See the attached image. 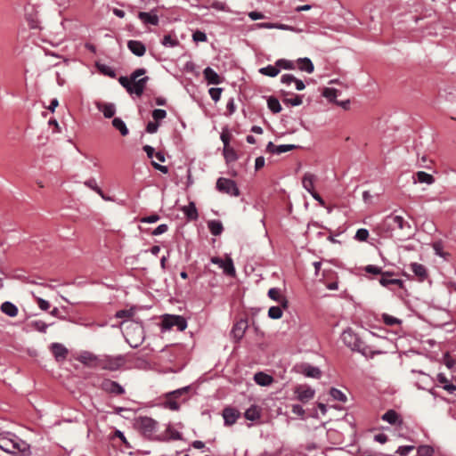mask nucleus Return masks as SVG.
<instances>
[{
	"label": "nucleus",
	"mask_w": 456,
	"mask_h": 456,
	"mask_svg": "<svg viewBox=\"0 0 456 456\" xmlns=\"http://www.w3.org/2000/svg\"><path fill=\"white\" fill-rule=\"evenodd\" d=\"M0 449L12 454L18 452L22 454L29 453V445L10 432L0 433Z\"/></svg>",
	"instance_id": "1"
},
{
	"label": "nucleus",
	"mask_w": 456,
	"mask_h": 456,
	"mask_svg": "<svg viewBox=\"0 0 456 456\" xmlns=\"http://www.w3.org/2000/svg\"><path fill=\"white\" fill-rule=\"evenodd\" d=\"M341 338L345 345H346L352 350L361 352L365 356L372 357L375 354L365 346V344L351 329L344 330L341 335Z\"/></svg>",
	"instance_id": "2"
},
{
	"label": "nucleus",
	"mask_w": 456,
	"mask_h": 456,
	"mask_svg": "<svg viewBox=\"0 0 456 456\" xmlns=\"http://www.w3.org/2000/svg\"><path fill=\"white\" fill-rule=\"evenodd\" d=\"M126 340L130 346L136 348L144 340V330L140 323H130L126 327Z\"/></svg>",
	"instance_id": "3"
},
{
	"label": "nucleus",
	"mask_w": 456,
	"mask_h": 456,
	"mask_svg": "<svg viewBox=\"0 0 456 456\" xmlns=\"http://www.w3.org/2000/svg\"><path fill=\"white\" fill-rule=\"evenodd\" d=\"M126 355H103L98 361L99 368L110 371L118 370L126 363Z\"/></svg>",
	"instance_id": "4"
},
{
	"label": "nucleus",
	"mask_w": 456,
	"mask_h": 456,
	"mask_svg": "<svg viewBox=\"0 0 456 456\" xmlns=\"http://www.w3.org/2000/svg\"><path fill=\"white\" fill-rule=\"evenodd\" d=\"M146 70L144 69H138L131 74V81L133 86V93L138 96H141L145 88L146 83L149 79L148 77L139 78V77L144 75Z\"/></svg>",
	"instance_id": "5"
},
{
	"label": "nucleus",
	"mask_w": 456,
	"mask_h": 456,
	"mask_svg": "<svg viewBox=\"0 0 456 456\" xmlns=\"http://www.w3.org/2000/svg\"><path fill=\"white\" fill-rule=\"evenodd\" d=\"M177 327L178 330H184L187 327L185 319L180 315L166 314L163 316L162 328L164 330H170L173 327Z\"/></svg>",
	"instance_id": "6"
},
{
	"label": "nucleus",
	"mask_w": 456,
	"mask_h": 456,
	"mask_svg": "<svg viewBox=\"0 0 456 456\" xmlns=\"http://www.w3.org/2000/svg\"><path fill=\"white\" fill-rule=\"evenodd\" d=\"M216 189L223 193L232 196H239L240 191L234 181L224 177H220L216 182Z\"/></svg>",
	"instance_id": "7"
},
{
	"label": "nucleus",
	"mask_w": 456,
	"mask_h": 456,
	"mask_svg": "<svg viewBox=\"0 0 456 456\" xmlns=\"http://www.w3.org/2000/svg\"><path fill=\"white\" fill-rule=\"evenodd\" d=\"M136 425L145 436H151L155 432L158 423L150 417H141L137 419Z\"/></svg>",
	"instance_id": "8"
},
{
	"label": "nucleus",
	"mask_w": 456,
	"mask_h": 456,
	"mask_svg": "<svg viewBox=\"0 0 456 456\" xmlns=\"http://www.w3.org/2000/svg\"><path fill=\"white\" fill-rule=\"evenodd\" d=\"M295 394L299 401L305 403L314 395V391L307 386H298L295 388Z\"/></svg>",
	"instance_id": "9"
},
{
	"label": "nucleus",
	"mask_w": 456,
	"mask_h": 456,
	"mask_svg": "<svg viewBox=\"0 0 456 456\" xmlns=\"http://www.w3.org/2000/svg\"><path fill=\"white\" fill-rule=\"evenodd\" d=\"M386 223L387 225L393 229L395 227L403 230L406 226L410 228V224L400 216H389L386 218Z\"/></svg>",
	"instance_id": "10"
},
{
	"label": "nucleus",
	"mask_w": 456,
	"mask_h": 456,
	"mask_svg": "<svg viewBox=\"0 0 456 456\" xmlns=\"http://www.w3.org/2000/svg\"><path fill=\"white\" fill-rule=\"evenodd\" d=\"M268 297L274 300V301H277L278 303L281 304V307L283 309H287L288 306H289V301L288 299L286 298V297H284L283 295H281V289H277V288H272L268 290Z\"/></svg>",
	"instance_id": "11"
},
{
	"label": "nucleus",
	"mask_w": 456,
	"mask_h": 456,
	"mask_svg": "<svg viewBox=\"0 0 456 456\" xmlns=\"http://www.w3.org/2000/svg\"><path fill=\"white\" fill-rule=\"evenodd\" d=\"M248 329V322L244 319L238 321L232 327V334L236 340H240L244 336L246 330Z\"/></svg>",
	"instance_id": "12"
},
{
	"label": "nucleus",
	"mask_w": 456,
	"mask_h": 456,
	"mask_svg": "<svg viewBox=\"0 0 456 456\" xmlns=\"http://www.w3.org/2000/svg\"><path fill=\"white\" fill-rule=\"evenodd\" d=\"M223 417L224 419V424L226 426L233 425L237 419L240 417V411L236 409L227 407L223 411Z\"/></svg>",
	"instance_id": "13"
},
{
	"label": "nucleus",
	"mask_w": 456,
	"mask_h": 456,
	"mask_svg": "<svg viewBox=\"0 0 456 456\" xmlns=\"http://www.w3.org/2000/svg\"><path fill=\"white\" fill-rule=\"evenodd\" d=\"M138 18L145 25L150 24V25L157 26L159 24V16L153 12H140L138 13Z\"/></svg>",
	"instance_id": "14"
},
{
	"label": "nucleus",
	"mask_w": 456,
	"mask_h": 456,
	"mask_svg": "<svg viewBox=\"0 0 456 456\" xmlns=\"http://www.w3.org/2000/svg\"><path fill=\"white\" fill-rule=\"evenodd\" d=\"M127 47L134 55L139 57L144 55L146 52L145 45L141 41L137 40H129L127 42Z\"/></svg>",
	"instance_id": "15"
},
{
	"label": "nucleus",
	"mask_w": 456,
	"mask_h": 456,
	"mask_svg": "<svg viewBox=\"0 0 456 456\" xmlns=\"http://www.w3.org/2000/svg\"><path fill=\"white\" fill-rule=\"evenodd\" d=\"M100 357L101 356H96L92 353L85 352L80 355L79 361L85 365L96 368L99 367L98 361Z\"/></svg>",
	"instance_id": "16"
},
{
	"label": "nucleus",
	"mask_w": 456,
	"mask_h": 456,
	"mask_svg": "<svg viewBox=\"0 0 456 456\" xmlns=\"http://www.w3.org/2000/svg\"><path fill=\"white\" fill-rule=\"evenodd\" d=\"M51 351L57 361H62L68 355V349L59 343H53L51 346Z\"/></svg>",
	"instance_id": "17"
},
{
	"label": "nucleus",
	"mask_w": 456,
	"mask_h": 456,
	"mask_svg": "<svg viewBox=\"0 0 456 456\" xmlns=\"http://www.w3.org/2000/svg\"><path fill=\"white\" fill-rule=\"evenodd\" d=\"M203 75L208 84L219 85L222 83V77L210 67L203 70Z\"/></svg>",
	"instance_id": "18"
},
{
	"label": "nucleus",
	"mask_w": 456,
	"mask_h": 456,
	"mask_svg": "<svg viewBox=\"0 0 456 456\" xmlns=\"http://www.w3.org/2000/svg\"><path fill=\"white\" fill-rule=\"evenodd\" d=\"M392 273L385 272L382 273L381 278L379 279V283L384 287H389L391 285H397L399 287H403V281L399 279H391Z\"/></svg>",
	"instance_id": "19"
},
{
	"label": "nucleus",
	"mask_w": 456,
	"mask_h": 456,
	"mask_svg": "<svg viewBox=\"0 0 456 456\" xmlns=\"http://www.w3.org/2000/svg\"><path fill=\"white\" fill-rule=\"evenodd\" d=\"M103 389L116 395H122L125 393L124 388L117 382L107 380L102 384Z\"/></svg>",
	"instance_id": "20"
},
{
	"label": "nucleus",
	"mask_w": 456,
	"mask_h": 456,
	"mask_svg": "<svg viewBox=\"0 0 456 456\" xmlns=\"http://www.w3.org/2000/svg\"><path fill=\"white\" fill-rule=\"evenodd\" d=\"M381 419L384 421H387L391 425H397V424L401 425L402 424V419H401L399 414L394 410H388L385 414H383Z\"/></svg>",
	"instance_id": "21"
},
{
	"label": "nucleus",
	"mask_w": 456,
	"mask_h": 456,
	"mask_svg": "<svg viewBox=\"0 0 456 456\" xmlns=\"http://www.w3.org/2000/svg\"><path fill=\"white\" fill-rule=\"evenodd\" d=\"M315 180L316 176L311 173H305L303 176L302 185L309 193L314 191Z\"/></svg>",
	"instance_id": "22"
},
{
	"label": "nucleus",
	"mask_w": 456,
	"mask_h": 456,
	"mask_svg": "<svg viewBox=\"0 0 456 456\" xmlns=\"http://www.w3.org/2000/svg\"><path fill=\"white\" fill-rule=\"evenodd\" d=\"M411 270L414 273V274L419 278L420 281H423L428 277L427 269L421 264L412 263L411 265Z\"/></svg>",
	"instance_id": "23"
},
{
	"label": "nucleus",
	"mask_w": 456,
	"mask_h": 456,
	"mask_svg": "<svg viewBox=\"0 0 456 456\" xmlns=\"http://www.w3.org/2000/svg\"><path fill=\"white\" fill-rule=\"evenodd\" d=\"M97 108L107 118H110L115 115V106L112 103H98Z\"/></svg>",
	"instance_id": "24"
},
{
	"label": "nucleus",
	"mask_w": 456,
	"mask_h": 456,
	"mask_svg": "<svg viewBox=\"0 0 456 456\" xmlns=\"http://www.w3.org/2000/svg\"><path fill=\"white\" fill-rule=\"evenodd\" d=\"M297 67L300 70L307 73H313L314 67L312 61L308 58H300L297 60Z\"/></svg>",
	"instance_id": "25"
},
{
	"label": "nucleus",
	"mask_w": 456,
	"mask_h": 456,
	"mask_svg": "<svg viewBox=\"0 0 456 456\" xmlns=\"http://www.w3.org/2000/svg\"><path fill=\"white\" fill-rule=\"evenodd\" d=\"M254 380L260 386H268L273 381V379L264 372H257L254 376Z\"/></svg>",
	"instance_id": "26"
},
{
	"label": "nucleus",
	"mask_w": 456,
	"mask_h": 456,
	"mask_svg": "<svg viewBox=\"0 0 456 456\" xmlns=\"http://www.w3.org/2000/svg\"><path fill=\"white\" fill-rule=\"evenodd\" d=\"M1 311L11 317H15L18 314V308L16 305L8 301L2 304Z\"/></svg>",
	"instance_id": "27"
},
{
	"label": "nucleus",
	"mask_w": 456,
	"mask_h": 456,
	"mask_svg": "<svg viewBox=\"0 0 456 456\" xmlns=\"http://www.w3.org/2000/svg\"><path fill=\"white\" fill-rule=\"evenodd\" d=\"M183 212L189 220H197L198 211L193 202H190L188 206L183 208Z\"/></svg>",
	"instance_id": "28"
},
{
	"label": "nucleus",
	"mask_w": 456,
	"mask_h": 456,
	"mask_svg": "<svg viewBox=\"0 0 456 456\" xmlns=\"http://www.w3.org/2000/svg\"><path fill=\"white\" fill-rule=\"evenodd\" d=\"M437 379L440 384L443 385V387L447 392L452 394L456 390V386L452 383L444 374H439Z\"/></svg>",
	"instance_id": "29"
},
{
	"label": "nucleus",
	"mask_w": 456,
	"mask_h": 456,
	"mask_svg": "<svg viewBox=\"0 0 456 456\" xmlns=\"http://www.w3.org/2000/svg\"><path fill=\"white\" fill-rule=\"evenodd\" d=\"M84 184L97 192L103 200H110L109 197H106L102 190L97 185L95 179L91 178L84 183Z\"/></svg>",
	"instance_id": "30"
},
{
	"label": "nucleus",
	"mask_w": 456,
	"mask_h": 456,
	"mask_svg": "<svg viewBox=\"0 0 456 456\" xmlns=\"http://www.w3.org/2000/svg\"><path fill=\"white\" fill-rule=\"evenodd\" d=\"M244 415L248 420H256L260 418V409L256 405H252L245 411Z\"/></svg>",
	"instance_id": "31"
},
{
	"label": "nucleus",
	"mask_w": 456,
	"mask_h": 456,
	"mask_svg": "<svg viewBox=\"0 0 456 456\" xmlns=\"http://www.w3.org/2000/svg\"><path fill=\"white\" fill-rule=\"evenodd\" d=\"M415 175H416L419 183H427V184H432L435 183L434 176L430 174L424 172V171H418Z\"/></svg>",
	"instance_id": "32"
},
{
	"label": "nucleus",
	"mask_w": 456,
	"mask_h": 456,
	"mask_svg": "<svg viewBox=\"0 0 456 456\" xmlns=\"http://www.w3.org/2000/svg\"><path fill=\"white\" fill-rule=\"evenodd\" d=\"M210 232L215 235H220L224 230L223 224L220 221L212 220L208 223Z\"/></svg>",
	"instance_id": "33"
},
{
	"label": "nucleus",
	"mask_w": 456,
	"mask_h": 456,
	"mask_svg": "<svg viewBox=\"0 0 456 456\" xmlns=\"http://www.w3.org/2000/svg\"><path fill=\"white\" fill-rule=\"evenodd\" d=\"M221 268L224 270L225 274L232 277L235 276L236 271L232 258L227 257L222 265Z\"/></svg>",
	"instance_id": "34"
},
{
	"label": "nucleus",
	"mask_w": 456,
	"mask_h": 456,
	"mask_svg": "<svg viewBox=\"0 0 456 456\" xmlns=\"http://www.w3.org/2000/svg\"><path fill=\"white\" fill-rule=\"evenodd\" d=\"M259 72L265 76L273 77H276L280 73V69L277 67L276 64H275V66L268 65L266 67L261 68L259 69Z\"/></svg>",
	"instance_id": "35"
},
{
	"label": "nucleus",
	"mask_w": 456,
	"mask_h": 456,
	"mask_svg": "<svg viewBox=\"0 0 456 456\" xmlns=\"http://www.w3.org/2000/svg\"><path fill=\"white\" fill-rule=\"evenodd\" d=\"M112 126L119 130L120 134L123 135V136H126L128 134V129L126 126V124L124 123V121L119 118H115L113 120H112Z\"/></svg>",
	"instance_id": "36"
},
{
	"label": "nucleus",
	"mask_w": 456,
	"mask_h": 456,
	"mask_svg": "<svg viewBox=\"0 0 456 456\" xmlns=\"http://www.w3.org/2000/svg\"><path fill=\"white\" fill-rule=\"evenodd\" d=\"M96 67L102 74L112 78L116 77V72L110 66L97 62Z\"/></svg>",
	"instance_id": "37"
},
{
	"label": "nucleus",
	"mask_w": 456,
	"mask_h": 456,
	"mask_svg": "<svg viewBox=\"0 0 456 456\" xmlns=\"http://www.w3.org/2000/svg\"><path fill=\"white\" fill-rule=\"evenodd\" d=\"M267 105L270 110L273 113H279L281 110V103L275 97H269L267 100Z\"/></svg>",
	"instance_id": "38"
},
{
	"label": "nucleus",
	"mask_w": 456,
	"mask_h": 456,
	"mask_svg": "<svg viewBox=\"0 0 456 456\" xmlns=\"http://www.w3.org/2000/svg\"><path fill=\"white\" fill-rule=\"evenodd\" d=\"M304 374L310 378H320L321 370L317 367L307 365L304 368Z\"/></svg>",
	"instance_id": "39"
},
{
	"label": "nucleus",
	"mask_w": 456,
	"mask_h": 456,
	"mask_svg": "<svg viewBox=\"0 0 456 456\" xmlns=\"http://www.w3.org/2000/svg\"><path fill=\"white\" fill-rule=\"evenodd\" d=\"M330 395L334 400H337V401H339L342 403L346 402V399H347L346 395L343 392H341L340 390H338L337 388H331L330 391Z\"/></svg>",
	"instance_id": "40"
},
{
	"label": "nucleus",
	"mask_w": 456,
	"mask_h": 456,
	"mask_svg": "<svg viewBox=\"0 0 456 456\" xmlns=\"http://www.w3.org/2000/svg\"><path fill=\"white\" fill-rule=\"evenodd\" d=\"M338 91L335 88L326 87L323 89L322 95L330 102H336V97L338 96Z\"/></svg>",
	"instance_id": "41"
},
{
	"label": "nucleus",
	"mask_w": 456,
	"mask_h": 456,
	"mask_svg": "<svg viewBox=\"0 0 456 456\" xmlns=\"http://www.w3.org/2000/svg\"><path fill=\"white\" fill-rule=\"evenodd\" d=\"M282 307L281 306H271L268 310V316L271 319H280L282 316Z\"/></svg>",
	"instance_id": "42"
},
{
	"label": "nucleus",
	"mask_w": 456,
	"mask_h": 456,
	"mask_svg": "<svg viewBox=\"0 0 456 456\" xmlns=\"http://www.w3.org/2000/svg\"><path fill=\"white\" fill-rule=\"evenodd\" d=\"M382 320L384 323L387 326L399 325L401 323V320L387 314H382Z\"/></svg>",
	"instance_id": "43"
},
{
	"label": "nucleus",
	"mask_w": 456,
	"mask_h": 456,
	"mask_svg": "<svg viewBox=\"0 0 456 456\" xmlns=\"http://www.w3.org/2000/svg\"><path fill=\"white\" fill-rule=\"evenodd\" d=\"M135 313V310L134 308H130V309H124V310H119L116 313V317L117 318H126V319H130L134 316Z\"/></svg>",
	"instance_id": "44"
},
{
	"label": "nucleus",
	"mask_w": 456,
	"mask_h": 456,
	"mask_svg": "<svg viewBox=\"0 0 456 456\" xmlns=\"http://www.w3.org/2000/svg\"><path fill=\"white\" fill-rule=\"evenodd\" d=\"M283 102L287 105H291V106H299L302 104L303 102V100H302V96L300 95H296L294 96L293 98H284L283 99Z\"/></svg>",
	"instance_id": "45"
},
{
	"label": "nucleus",
	"mask_w": 456,
	"mask_h": 456,
	"mask_svg": "<svg viewBox=\"0 0 456 456\" xmlns=\"http://www.w3.org/2000/svg\"><path fill=\"white\" fill-rule=\"evenodd\" d=\"M120 85L126 89V91L130 94H133V86L131 77L128 78L126 77H120L118 78Z\"/></svg>",
	"instance_id": "46"
},
{
	"label": "nucleus",
	"mask_w": 456,
	"mask_h": 456,
	"mask_svg": "<svg viewBox=\"0 0 456 456\" xmlns=\"http://www.w3.org/2000/svg\"><path fill=\"white\" fill-rule=\"evenodd\" d=\"M179 44L178 40L170 35H166L162 39V45L168 47H175Z\"/></svg>",
	"instance_id": "47"
},
{
	"label": "nucleus",
	"mask_w": 456,
	"mask_h": 456,
	"mask_svg": "<svg viewBox=\"0 0 456 456\" xmlns=\"http://www.w3.org/2000/svg\"><path fill=\"white\" fill-rule=\"evenodd\" d=\"M33 297H34V298H35L38 307L41 310H43V311L49 310L51 305H50V303L48 301H46V300H45V299H43V298H41L39 297H37L34 293H33Z\"/></svg>",
	"instance_id": "48"
},
{
	"label": "nucleus",
	"mask_w": 456,
	"mask_h": 456,
	"mask_svg": "<svg viewBox=\"0 0 456 456\" xmlns=\"http://www.w3.org/2000/svg\"><path fill=\"white\" fill-rule=\"evenodd\" d=\"M276 65L279 69L280 68H282L285 69H295L294 63L292 61H287L284 59L278 60L276 61Z\"/></svg>",
	"instance_id": "49"
},
{
	"label": "nucleus",
	"mask_w": 456,
	"mask_h": 456,
	"mask_svg": "<svg viewBox=\"0 0 456 456\" xmlns=\"http://www.w3.org/2000/svg\"><path fill=\"white\" fill-rule=\"evenodd\" d=\"M166 404L167 405V407L173 411H177L180 407V404L179 403L176 401L175 398H173L172 396H170L169 395H167V401H166Z\"/></svg>",
	"instance_id": "50"
},
{
	"label": "nucleus",
	"mask_w": 456,
	"mask_h": 456,
	"mask_svg": "<svg viewBox=\"0 0 456 456\" xmlns=\"http://www.w3.org/2000/svg\"><path fill=\"white\" fill-rule=\"evenodd\" d=\"M434 450L428 445L419 446L418 449V456H433Z\"/></svg>",
	"instance_id": "51"
},
{
	"label": "nucleus",
	"mask_w": 456,
	"mask_h": 456,
	"mask_svg": "<svg viewBox=\"0 0 456 456\" xmlns=\"http://www.w3.org/2000/svg\"><path fill=\"white\" fill-rule=\"evenodd\" d=\"M222 91V88L212 87L209 89L208 93L213 101L218 102L220 100Z\"/></svg>",
	"instance_id": "52"
},
{
	"label": "nucleus",
	"mask_w": 456,
	"mask_h": 456,
	"mask_svg": "<svg viewBox=\"0 0 456 456\" xmlns=\"http://www.w3.org/2000/svg\"><path fill=\"white\" fill-rule=\"evenodd\" d=\"M224 155L227 161L235 160L237 158L235 151L230 148V146L224 148Z\"/></svg>",
	"instance_id": "53"
},
{
	"label": "nucleus",
	"mask_w": 456,
	"mask_h": 456,
	"mask_svg": "<svg viewBox=\"0 0 456 456\" xmlns=\"http://www.w3.org/2000/svg\"><path fill=\"white\" fill-rule=\"evenodd\" d=\"M369 238V232L366 229H359L355 233V239L359 241H366Z\"/></svg>",
	"instance_id": "54"
},
{
	"label": "nucleus",
	"mask_w": 456,
	"mask_h": 456,
	"mask_svg": "<svg viewBox=\"0 0 456 456\" xmlns=\"http://www.w3.org/2000/svg\"><path fill=\"white\" fill-rule=\"evenodd\" d=\"M364 270L368 273L380 274L381 276H382V273H385L384 272H382L381 267L372 265H369L365 266Z\"/></svg>",
	"instance_id": "55"
},
{
	"label": "nucleus",
	"mask_w": 456,
	"mask_h": 456,
	"mask_svg": "<svg viewBox=\"0 0 456 456\" xmlns=\"http://www.w3.org/2000/svg\"><path fill=\"white\" fill-rule=\"evenodd\" d=\"M167 117V112L164 110L161 109H156L152 111V118L157 122L159 120H161Z\"/></svg>",
	"instance_id": "56"
},
{
	"label": "nucleus",
	"mask_w": 456,
	"mask_h": 456,
	"mask_svg": "<svg viewBox=\"0 0 456 456\" xmlns=\"http://www.w3.org/2000/svg\"><path fill=\"white\" fill-rule=\"evenodd\" d=\"M187 392H188V387H183V388L175 390L173 392H170L167 395H169L170 396H172L173 398H175L177 400L182 395L187 394Z\"/></svg>",
	"instance_id": "57"
},
{
	"label": "nucleus",
	"mask_w": 456,
	"mask_h": 456,
	"mask_svg": "<svg viewBox=\"0 0 456 456\" xmlns=\"http://www.w3.org/2000/svg\"><path fill=\"white\" fill-rule=\"evenodd\" d=\"M297 146L294 145V144H282V145H278V148H277V154H281V153H284V152H287V151H292L294 149H296Z\"/></svg>",
	"instance_id": "58"
},
{
	"label": "nucleus",
	"mask_w": 456,
	"mask_h": 456,
	"mask_svg": "<svg viewBox=\"0 0 456 456\" xmlns=\"http://www.w3.org/2000/svg\"><path fill=\"white\" fill-rule=\"evenodd\" d=\"M210 6L217 11H226L227 10L225 3L217 1V0L212 1L210 4Z\"/></svg>",
	"instance_id": "59"
},
{
	"label": "nucleus",
	"mask_w": 456,
	"mask_h": 456,
	"mask_svg": "<svg viewBox=\"0 0 456 456\" xmlns=\"http://www.w3.org/2000/svg\"><path fill=\"white\" fill-rule=\"evenodd\" d=\"M192 38L195 42H205L207 41V36L204 32L197 30L193 33Z\"/></svg>",
	"instance_id": "60"
},
{
	"label": "nucleus",
	"mask_w": 456,
	"mask_h": 456,
	"mask_svg": "<svg viewBox=\"0 0 456 456\" xmlns=\"http://www.w3.org/2000/svg\"><path fill=\"white\" fill-rule=\"evenodd\" d=\"M33 327L38 331L45 332L47 324L42 321H37L33 322Z\"/></svg>",
	"instance_id": "61"
},
{
	"label": "nucleus",
	"mask_w": 456,
	"mask_h": 456,
	"mask_svg": "<svg viewBox=\"0 0 456 456\" xmlns=\"http://www.w3.org/2000/svg\"><path fill=\"white\" fill-rule=\"evenodd\" d=\"M158 128H159V124L158 122H153V121H150L148 124H147V126H146V131L147 133L149 134H154L158 131Z\"/></svg>",
	"instance_id": "62"
},
{
	"label": "nucleus",
	"mask_w": 456,
	"mask_h": 456,
	"mask_svg": "<svg viewBox=\"0 0 456 456\" xmlns=\"http://www.w3.org/2000/svg\"><path fill=\"white\" fill-rule=\"evenodd\" d=\"M281 83L286 85H290L291 83H294L296 81V77L293 75L290 74H284L281 76Z\"/></svg>",
	"instance_id": "63"
},
{
	"label": "nucleus",
	"mask_w": 456,
	"mask_h": 456,
	"mask_svg": "<svg viewBox=\"0 0 456 456\" xmlns=\"http://www.w3.org/2000/svg\"><path fill=\"white\" fill-rule=\"evenodd\" d=\"M414 449L413 446H411V445H405V446H400L396 452L404 456V455H407L410 452H411L412 450Z\"/></svg>",
	"instance_id": "64"
}]
</instances>
